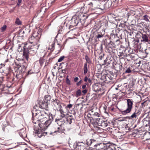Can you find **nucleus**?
<instances>
[{"instance_id": "f257e3e1", "label": "nucleus", "mask_w": 150, "mask_h": 150, "mask_svg": "<svg viewBox=\"0 0 150 150\" xmlns=\"http://www.w3.org/2000/svg\"><path fill=\"white\" fill-rule=\"evenodd\" d=\"M49 119L47 120L44 121L43 122L40 123L38 124V125L40 128L38 129H34L35 133L38 134V137L39 138L45 136L47 134V132H44L45 131L51 124L53 119V116L51 113H49Z\"/></svg>"}, {"instance_id": "f03ea898", "label": "nucleus", "mask_w": 150, "mask_h": 150, "mask_svg": "<svg viewBox=\"0 0 150 150\" xmlns=\"http://www.w3.org/2000/svg\"><path fill=\"white\" fill-rule=\"evenodd\" d=\"M33 122L35 124L43 122L42 120L46 118L48 115L44 111L38 110L35 106H34L32 110Z\"/></svg>"}, {"instance_id": "7ed1b4c3", "label": "nucleus", "mask_w": 150, "mask_h": 150, "mask_svg": "<svg viewBox=\"0 0 150 150\" xmlns=\"http://www.w3.org/2000/svg\"><path fill=\"white\" fill-rule=\"evenodd\" d=\"M85 143L88 146H91L93 147V149L96 150H105V149L108 147L107 144L99 143L94 139H88L86 140Z\"/></svg>"}, {"instance_id": "20e7f679", "label": "nucleus", "mask_w": 150, "mask_h": 150, "mask_svg": "<svg viewBox=\"0 0 150 150\" xmlns=\"http://www.w3.org/2000/svg\"><path fill=\"white\" fill-rule=\"evenodd\" d=\"M26 45L27 44H25V45L23 47V56L24 58L28 61L29 58V54H30L32 55H35L39 47V45H34L33 46H31L30 48H29L27 47Z\"/></svg>"}, {"instance_id": "39448f33", "label": "nucleus", "mask_w": 150, "mask_h": 150, "mask_svg": "<svg viewBox=\"0 0 150 150\" xmlns=\"http://www.w3.org/2000/svg\"><path fill=\"white\" fill-rule=\"evenodd\" d=\"M79 22V20L77 18H73L70 19L67 18L65 20L64 25H65L66 29H70L77 25Z\"/></svg>"}, {"instance_id": "423d86ee", "label": "nucleus", "mask_w": 150, "mask_h": 150, "mask_svg": "<svg viewBox=\"0 0 150 150\" xmlns=\"http://www.w3.org/2000/svg\"><path fill=\"white\" fill-rule=\"evenodd\" d=\"M40 37L41 34L38 32H34L29 38V42L31 44H34V45H38V43L39 41Z\"/></svg>"}, {"instance_id": "0eeeda50", "label": "nucleus", "mask_w": 150, "mask_h": 150, "mask_svg": "<svg viewBox=\"0 0 150 150\" xmlns=\"http://www.w3.org/2000/svg\"><path fill=\"white\" fill-rule=\"evenodd\" d=\"M105 42L106 45V52L110 54L115 53L116 51L115 49L116 47L113 42L108 40V41H107L106 43Z\"/></svg>"}, {"instance_id": "6e6552de", "label": "nucleus", "mask_w": 150, "mask_h": 150, "mask_svg": "<svg viewBox=\"0 0 150 150\" xmlns=\"http://www.w3.org/2000/svg\"><path fill=\"white\" fill-rule=\"evenodd\" d=\"M126 100L127 101V108L126 110L121 111L122 114L123 115H126L130 112L133 108V101L132 99H127Z\"/></svg>"}, {"instance_id": "1a4fd4ad", "label": "nucleus", "mask_w": 150, "mask_h": 150, "mask_svg": "<svg viewBox=\"0 0 150 150\" xmlns=\"http://www.w3.org/2000/svg\"><path fill=\"white\" fill-rule=\"evenodd\" d=\"M35 106L37 108L39 107L41 109H46L48 107V103L42 100H38Z\"/></svg>"}, {"instance_id": "9d476101", "label": "nucleus", "mask_w": 150, "mask_h": 150, "mask_svg": "<svg viewBox=\"0 0 150 150\" xmlns=\"http://www.w3.org/2000/svg\"><path fill=\"white\" fill-rule=\"evenodd\" d=\"M62 103L57 98L53 99L52 102V105L53 107L56 110L59 109L60 108H62Z\"/></svg>"}, {"instance_id": "9b49d317", "label": "nucleus", "mask_w": 150, "mask_h": 150, "mask_svg": "<svg viewBox=\"0 0 150 150\" xmlns=\"http://www.w3.org/2000/svg\"><path fill=\"white\" fill-rule=\"evenodd\" d=\"M102 121V119H101L100 117L95 118L94 119L90 120V122L94 126V127H97V126H99L100 124Z\"/></svg>"}, {"instance_id": "f8f14e48", "label": "nucleus", "mask_w": 150, "mask_h": 150, "mask_svg": "<svg viewBox=\"0 0 150 150\" xmlns=\"http://www.w3.org/2000/svg\"><path fill=\"white\" fill-rule=\"evenodd\" d=\"M25 70L26 69L23 67L21 65L20 66L19 65L16 68V76L17 75L18 76L20 74H22L25 72Z\"/></svg>"}, {"instance_id": "ddd939ff", "label": "nucleus", "mask_w": 150, "mask_h": 150, "mask_svg": "<svg viewBox=\"0 0 150 150\" xmlns=\"http://www.w3.org/2000/svg\"><path fill=\"white\" fill-rule=\"evenodd\" d=\"M135 109V111L130 116L127 117L130 120L137 119L138 117L140 114V112L139 110H137L136 109Z\"/></svg>"}, {"instance_id": "4468645a", "label": "nucleus", "mask_w": 150, "mask_h": 150, "mask_svg": "<svg viewBox=\"0 0 150 150\" xmlns=\"http://www.w3.org/2000/svg\"><path fill=\"white\" fill-rule=\"evenodd\" d=\"M101 87L100 84L98 83H95L93 85V90L96 92L101 90Z\"/></svg>"}, {"instance_id": "2eb2a0df", "label": "nucleus", "mask_w": 150, "mask_h": 150, "mask_svg": "<svg viewBox=\"0 0 150 150\" xmlns=\"http://www.w3.org/2000/svg\"><path fill=\"white\" fill-rule=\"evenodd\" d=\"M125 53L126 54V56L127 57L128 55H129L131 53V52H129V49L128 48H125L124 51V53L123 52L122 53H120V52L119 54H120L118 55V56L119 57H121L122 56H125V55H124Z\"/></svg>"}, {"instance_id": "dca6fc26", "label": "nucleus", "mask_w": 150, "mask_h": 150, "mask_svg": "<svg viewBox=\"0 0 150 150\" xmlns=\"http://www.w3.org/2000/svg\"><path fill=\"white\" fill-rule=\"evenodd\" d=\"M96 8V10L100 11L99 12L97 13L100 14L101 13V12H100V11H103L104 9V4L101 3H100L99 4H98Z\"/></svg>"}, {"instance_id": "f3484780", "label": "nucleus", "mask_w": 150, "mask_h": 150, "mask_svg": "<svg viewBox=\"0 0 150 150\" xmlns=\"http://www.w3.org/2000/svg\"><path fill=\"white\" fill-rule=\"evenodd\" d=\"M92 110H90L87 115V117L88 118V120L90 121V120H92V118H93V115L94 112Z\"/></svg>"}, {"instance_id": "a211bd4d", "label": "nucleus", "mask_w": 150, "mask_h": 150, "mask_svg": "<svg viewBox=\"0 0 150 150\" xmlns=\"http://www.w3.org/2000/svg\"><path fill=\"white\" fill-rule=\"evenodd\" d=\"M1 88V90L3 93H9V91L8 90V88L7 86H2Z\"/></svg>"}, {"instance_id": "6ab92c4d", "label": "nucleus", "mask_w": 150, "mask_h": 150, "mask_svg": "<svg viewBox=\"0 0 150 150\" xmlns=\"http://www.w3.org/2000/svg\"><path fill=\"white\" fill-rule=\"evenodd\" d=\"M64 25L63 26L62 25H60L59 26L58 29V33L62 34L64 33L65 28V25H64Z\"/></svg>"}, {"instance_id": "aec40b11", "label": "nucleus", "mask_w": 150, "mask_h": 150, "mask_svg": "<svg viewBox=\"0 0 150 150\" xmlns=\"http://www.w3.org/2000/svg\"><path fill=\"white\" fill-rule=\"evenodd\" d=\"M66 121L68 123L71 124L72 122V121L73 119L72 115H67L66 117Z\"/></svg>"}, {"instance_id": "412c9836", "label": "nucleus", "mask_w": 150, "mask_h": 150, "mask_svg": "<svg viewBox=\"0 0 150 150\" xmlns=\"http://www.w3.org/2000/svg\"><path fill=\"white\" fill-rule=\"evenodd\" d=\"M142 40L141 41L142 42H148L149 40L148 39V37L147 35L145 34H142Z\"/></svg>"}, {"instance_id": "4be33fe9", "label": "nucleus", "mask_w": 150, "mask_h": 150, "mask_svg": "<svg viewBox=\"0 0 150 150\" xmlns=\"http://www.w3.org/2000/svg\"><path fill=\"white\" fill-rule=\"evenodd\" d=\"M108 125L107 122L102 119V122H101L99 126H101L103 128H105L107 127Z\"/></svg>"}, {"instance_id": "5701e85b", "label": "nucleus", "mask_w": 150, "mask_h": 150, "mask_svg": "<svg viewBox=\"0 0 150 150\" xmlns=\"http://www.w3.org/2000/svg\"><path fill=\"white\" fill-rule=\"evenodd\" d=\"M81 143H82L83 144H84L83 142H78V144L79 146L78 149H80V150H86L87 149L85 146L80 145V144Z\"/></svg>"}, {"instance_id": "b1692460", "label": "nucleus", "mask_w": 150, "mask_h": 150, "mask_svg": "<svg viewBox=\"0 0 150 150\" xmlns=\"http://www.w3.org/2000/svg\"><path fill=\"white\" fill-rule=\"evenodd\" d=\"M107 146L108 147L105 149V150H116L115 148L113 146L107 144Z\"/></svg>"}, {"instance_id": "393cba45", "label": "nucleus", "mask_w": 150, "mask_h": 150, "mask_svg": "<svg viewBox=\"0 0 150 150\" xmlns=\"http://www.w3.org/2000/svg\"><path fill=\"white\" fill-rule=\"evenodd\" d=\"M62 108H60L59 109H58L57 110V111H59L60 112L61 115H60V117H64L66 116V115L65 114V112H64L63 110L62 109Z\"/></svg>"}, {"instance_id": "a878e982", "label": "nucleus", "mask_w": 150, "mask_h": 150, "mask_svg": "<svg viewBox=\"0 0 150 150\" xmlns=\"http://www.w3.org/2000/svg\"><path fill=\"white\" fill-rule=\"evenodd\" d=\"M51 97L50 96L47 95H45L44 97V101L47 103L48 101H50L51 99Z\"/></svg>"}, {"instance_id": "bb28decb", "label": "nucleus", "mask_w": 150, "mask_h": 150, "mask_svg": "<svg viewBox=\"0 0 150 150\" xmlns=\"http://www.w3.org/2000/svg\"><path fill=\"white\" fill-rule=\"evenodd\" d=\"M20 136L22 138H24L25 135V133L24 131L21 130L18 132Z\"/></svg>"}, {"instance_id": "cd10ccee", "label": "nucleus", "mask_w": 150, "mask_h": 150, "mask_svg": "<svg viewBox=\"0 0 150 150\" xmlns=\"http://www.w3.org/2000/svg\"><path fill=\"white\" fill-rule=\"evenodd\" d=\"M87 62H86L84 63V67L83 68V71H84V74H86L88 71V69L87 67Z\"/></svg>"}, {"instance_id": "c85d7f7f", "label": "nucleus", "mask_w": 150, "mask_h": 150, "mask_svg": "<svg viewBox=\"0 0 150 150\" xmlns=\"http://www.w3.org/2000/svg\"><path fill=\"white\" fill-rule=\"evenodd\" d=\"M55 122L59 126H61L64 124V122H62V120H59V119H56Z\"/></svg>"}, {"instance_id": "c756f323", "label": "nucleus", "mask_w": 150, "mask_h": 150, "mask_svg": "<svg viewBox=\"0 0 150 150\" xmlns=\"http://www.w3.org/2000/svg\"><path fill=\"white\" fill-rule=\"evenodd\" d=\"M149 17L146 15H145L142 17V19L146 21V22H150L149 19Z\"/></svg>"}, {"instance_id": "7c9ffc66", "label": "nucleus", "mask_w": 150, "mask_h": 150, "mask_svg": "<svg viewBox=\"0 0 150 150\" xmlns=\"http://www.w3.org/2000/svg\"><path fill=\"white\" fill-rule=\"evenodd\" d=\"M115 47L118 46L120 43V41L119 39H117L113 42Z\"/></svg>"}, {"instance_id": "2f4dec72", "label": "nucleus", "mask_w": 150, "mask_h": 150, "mask_svg": "<svg viewBox=\"0 0 150 150\" xmlns=\"http://www.w3.org/2000/svg\"><path fill=\"white\" fill-rule=\"evenodd\" d=\"M81 91L80 89L77 90L76 92V96L78 97L80 96L81 95Z\"/></svg>"}, {"instance_id": "473e14b6", "label": "nucleus", "mask_w": 150, "mask_h": 150, "mask_svg": "<svg viewBox=\"0 0 150 150\" xmlns=\"http://www.w3.org/2000/svg\"><path fill=\"white\" fill-rule=\"evenodd\" d=\"M45 62L44 59L43 58H40L39 60V63L41 66H42Z\"/></svg>"}, {"instance_id": "72a5a7b5", "label": "nucleus", "mask_w": 150, "mask_h": 150, "mask_svg": "<svg viewBox=\"0 0 150 150\" xmlns=\"http://www.w3.org/2000/svg\"><path fill=\"white\" fill-rule=\"evenodd\" d=\"M100 114L97 112H94V115H93V118H92V119H94L95 118H97L98 117H99Z\"/></svg>"}, {"instance_id": "f704fd0d", "label": "nucleus", "mask_w": 150, "mask_h": 150, "mask_svg": "<svg viewBox=\"0 0 150 150\" xmlns=\"http://www.w3.org/2000/svg\"><path fill=\"white\" fill-rule=\"evenodd\" d=\"M54 43L53 42L52 43L51 45H50L49 47V49L52 50H53L54 49Z\"/></svg>"}, {"instance_id": "c9c22d12", "label": "nucleus", "mask_w": 150, "mask_h": 150, "mask_svg": "<svg viewBox=\"0 0 150 150\" xmlns=\"http://www.w3.org/2000/svg\"><path fill=\"white\" fill-rule=\"evenodd\" d=\"M16 23L18 25H20L21 24V21L19 20L18 18H17L16 20Z\"/></svg>"}, {"instance_id": "e433bc0d", "label": "nucleus", "mask_w": 150, "mask_h": 150, "mask_svg": "<svg viewBox=\"0 0 150 150\" xmlns=\"http://www.w3.org/2000/svg\"><path fill=\"white\" fill-rule=\"evenodd\" d=\"M132 71L130 69V68H127L125 70V73H131L132 72Z\"/></svg>"}, {"instance_id": "4c0bfd02", "label": "nucleus", "mask_w": 150, "mask_h": 150, "mask_svg": "<svg viewBox=\"0 0 150 150\" xmlns=\"http://www.w3.org/2000/svg\"><path fill=\"white\" fill-rule=\"evenodd\" d=\"M104 54L103 53H100V54L99 57L98 58V59L100 60H101L103 59L104 56Z\"/></svg>"}, {"instance_id": "58836bf2", "label": "nucleus", "mask_w": 150, "mask_h": 150, "mask_svg": "<svg viewBox=\"0 0 150 150\" xmlns=\"http://www.w3.org/2000/svg\"><path fill=\"white\" fill-rule=\"evenodd\" d=\"M68 76H67V77L66 78V83L68 85H71V82L69 80V78H68Z\"/></svg>"}, {"instance_id": "ea45409f", "label": "nucleus", "mask_w": 150, "mask_h": 150, "mask_svg": "<svg viewBox=\"0 0 150 150\" xmlns=\"http://www.w3.org/2000/svg\"><path fill=\"white\" fill-rule=\"evenodd\" d=\"M64 56H62L60 57L59 59H58V62H60L62 61L64 59Z\"/></svg>"}, {"instance_id": "a19ab883", "label": "nucleus", "mask_w": 150, "mask_h": 150, "mask_svg": "<svg viewBox=\"0 0 150 150\" xmlns=\"http://www.w3.org/2000/svg\"><path fill=\"white\" fill-rule=\"evenodd\" d=\"M7 26L6 25H3L1 28V30L2 32H3L4 30H5Z\"/></svg>"}, {"instance_id": "79ce46f5", "label": "nucleus", "mask_w": 150, "mask_h": 150, "mask_svg": "<svg viewBox=\"0 0 150 150\" xmlns=\"http://www.w3.org/2000/svg\"><path fill=\"white\" fill-rule=\"evenodd\" d=\"M23 67L26 69L27 67V64L26 62H24L22 65H21Z\"/></svg>"}, {"instance_id": "37998d69", "label": "nucleus", "mask_w": 150, "mask_h": 150, "mask_svg": "<svg viewBox=\"0 0 150 150\" xmlns=\"http://www.w3.org/2000/svg\"><path fill=\"white\" fill-rule=\"evenodd\" d=\"M103 36V34H98L97 36V38H99L102 37Z\"/></svg>"}, {"instance_id": "c03bdc74", "label": "nucleus", "mask_w": 150, "mask_h": 150, "mask_svg": "<svg viewBox=\"0 0 150 150\" xmlns=\"http://www.w3.org/2000/svg\"><path fill=\"white\" fill-rule=\"evenodd\" d=\"M147 123L149 124V122L145 120H144L143 121L144 125L145 126H147Z\"/></svg>"}, {"instance_id": "a18cd8bd", "label": "nucleus", "mask_w": 150, "mask_h": 150, "mask_svg": "<svg viewBox=\"0 0 150 150\" xmlns=\"http://www.w3.org/2000/svg\"><path fill=\"white\" fill-rule=\"evenodd\" d=\"M73 105L72 104H69L67 105V106L66 107V109L69 108L70 109L71 108L72 106Z\"/></svg>"}, {"instance_id": "49530a36", "label": "nucleus", "mask_w": 150, "mask_h": 150, "mask_svg": "<svg viewBox=\"0 0 150 150\" xmlns=\"http://www.w3.org/2000/svg\"><path fill=\"white\" fill-rule=\"evenodd\" d=\"M57 132H59V130H54L52 131V132H51L50 133V134H53L54 133H55Z\"/></svg>"}, {"instance_id": "de8ad7c7", "label": "nucleus", "mask_w": 150, "mask_h": 150, "mask_svg": "<svg viewBox=\"0 0 150 150\" xmlns=\"http://www.w3.org/2000/svg\"><path fill=\"white\" fill-rule=\"evenodd\" d=\"M8 59H6L5 62H4L3 63H1V65H2L4 66L5 65V63H6V62H8Z\"/></svg>"}, {"instance_id": "09e8293b", "label": "nucleus", "mask_w": 150, "mask_h": 150, "mask_svg": "<svg viewBox=\"0 0 150 150\" xmlns=\"http://www.w3.org/2000/svg\"><path fill=\"white\" fill-rule=\"evenodd\" d=\"M22 0H18V2L17 4V6H19L20 5V4Z\"/></svg>"}, {"instance_id": "8fccbe9b", "label": "nucleus", "mask_w": 150, "mask_h": 150, "mask_svg": "<svg viewBox=\"0 0 150 150\" xmlns=\"http://www.w3.org/2000/svg\"><path fill=\"white\" fill-rule=\"evenodd\" d=\"M88 90L86 89H84L82 91V93H83L84 95L86 94Z\"/></svg>"}, {"instance_id": "3c124183", "label": "nucleus", "mask_w": 150, "mask_h": 150, "mask_svg": "<svg viewBox=\"0 0 150 150\" xmlns=\"http://www.w3.org/2000/svg\"><path fill=\"white\" fill-rule=\"evenodd\" d=\"M146 101H144L143 102L141 103V105L142 107H145L146 106Z\"/></svg>"}, {"instance_id": "603ef678", "label": "nucleus", "mask_w": 150, "mask_h": 150, "mask_svg": "<svg viewBox=\"0 0 150 150\" xmlns=\"http://www.w3.org/2000/svg\"><path fill=\"white\" fill-rule=\"evenodd\" d=\"M117 66H118L119 67V69H117L116 68H115V69L117 70H120L121 69V66L120 64H118L117 65Z\"/></svg>"}, {"instance_id": "864d4df0", "label": "nucleus", "mask_w": 150, "mask_h": 150, "mask_svg": "<svg viewBox=\"0 0 150 150\" xmlns=\"http://www.w3.org/2000/svg\"><path fill=\"white\" fill-rule=\"evenodd\" d=\"M32 73H33V72H31V70H29L28 72V74H30Z\"/></svg>"}, {"instance_id": "5fc2aeb1", "label": "nucleus", "mask_w": 150, "mask_h": 150, "mask_svg": "<svg viewBox=\"0 0 150 150\" xmlns=\"http://www.w3.org/2000/svg\"><path fill=\"white\" fill-rule=\"evenodd\" d=\"M81 82H82V80H80L78 83H76V85L77 86H79L81 83Z\"/></svg>"}, {"instance_id": "6e6d98bb", "label": "nucleus", "mask_w": 150, "mask_h": 150, "mask_svg": "<svg viewBox=\"0 0 150 150\" xmlns=\"http://www.w3.org/2000/svg\"><path fill=\"white\" fill-rule=\"evenodd\" d=\"M79 80V78L78 77H76L74 79V81L75 82H76Z\"/></svg>"}, {"instance_id": "4d7b16f0", "label": "nucleus", "mask_w": 150, "mask_h": 150, "mask_svg": "<svg viewBox=\"0 0 150 150\" xmlns=\"http://www.w3.org/2000/svg\"><path fill=\"white\" fill-rule=\"evenodd\" d=\"M88 79L87 77V76H86L85 77L84 81L85 82H87L88 81Z\"/></svg>"}, {"instance_id": "13d9d810", "label": "nucleus", "mask_w": 150, "mask_h": 150, "mask_svg": "<svg viewBox=\"0 0 150 150\" xmlns=\"http://www.w3.org/2000/svg\"><path fill=\"white\" fill-rule=\"evenodd\" d=\"M86 85L84 84V85H83L82 86V88L83 89H84L86 88Z\"/></svg>"}, {"instance_id": "bf43d9fd", "label": "nucleus", "mask_w": 150, "mask_h": 150, "mask_svg": "<svg viewBox=\"0 0 150 150\" xmlns=\"http://www.w3.org/2000/svg\"><path fill=\"white\" fill-rule=\"evenodd\" d=\"M64 117H61L60 115L59 117H58V118H57L56 119H59V120H62V119Z\"/></svg>"}, {"instance_id": "052dcab7", "label": "nucleus", "mask_w": 150, "mask_h": 150, "mask_svg": "<svg viewBox=\"0 0 150 150\" xmlns=\"http://www.w3.org/2000/svg\"><path fill=\"white\" fill-rule=\"evenodd\" d=\"M88 82L89 83H91L92 82V81L90 79H89L88 80Z\"/></svg>"}, {"instance_id": "680f3d73", "label": "nucleus", "mask_w": 150, "mask_h": 150, "mask_svg": "<svg viewBox=\"0 0 150 150\" xmlns=\"http://www.w3.org/2000/svg\"><path fill=\"white\" fill-rule=\"evenodd\" d=\"M88 57L87 55H86L85 56V59L87 61H88Z\"/></svg>"}, {"instance_id": "e2e57ef3", "label": "nucleus", "mask_w": 150, "mask_h": 150, "mask_svg": "<svg viewBox=\"0 0 150 150\" xmlns=\"http://www.w3.org/2000/svg\"><path fill=\"white\" fill-rule=\"evenodd\" d=\"M106 61H107L106 59L105 60H104V64H106Z\"/></svg>"}, {"instance_id": "0e129e2a", "label": "nucleus", "mask_w": 150, "mask_h": 150, "mask_svg": "<svg viewBox=\"0 0 150 150\" xmlns=\"http://www.w3.org/2000/svg\"><path fill=\"white\" fill-rule=\"evenodd\" d=\"M131 83L132 84V86H133L134 85V81H132L131 82Z\"/></svg>"}, {"instance_id": "69168bd1", "label": "nucleus", "mask_w": 150, "mask_h": 150, "mask_svg": "<svg viewBox=\"0 0 150 150\" xmlns=\"http://www.w3.org/2000/svg\"><path fill=\"white\" fill-rule=\"evenodd\" d=\"M89 5H90V6H92L93 5V3L92 2H90L89 4Z\"/></svg>"}, {"instance_id": "338daca9", "label": "nucleus", "mask_w": 150, "mask_h": 150, "mask_svg": "<svg viewBox=\"0 0 150 150\" xmlns=\"http://www.w3.org/2000/svg\"><path fill=\"white\" fill-rule=\"evenodd\" d=\"M67 39H66L65 40V41L64 42V44H65L66 43V42H67Z\"/></svg>"}, {"instance_id": "774afa93", "label": "nucleus", "mask_w": 150, "mask_h": 150, "mask_svg": "<svg viewBox=\"0 0 150 150\" xmlns=\"http://www.w3.org/2000/svg\"><path fill=\"white\" fill-rule=\"evenodd\" d=\"M86 150H93L92 149L90 148H89L88 149H86Z\"/></svg>"}]
</instances>
